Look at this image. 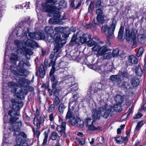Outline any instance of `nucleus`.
I'll return each instance as SVG.
<instances>
[{"label": "nucleus", "mask_w": 146, "mask_h": 146, "mask_svg": "<svg viewBox=\"0 0 146 146\" xmlns=\"http://www.w3.org/2000/svg\"><path fill=\"white\" fill-rule=\"evenodd\" d=\"M100 113L99 111H97L96 109H93L92 113V116L93 121L100 119Z\"/></svg>", "instance_id": "412c9836"}, {"label": "nucleus", "mask_w": 146, "mask_h": 146, "mask_svg": "<svg viewBox=\"0 0 146 146\" xmlns=\"http://www.w3.org/2000/svg\"><path fill=\"white\" fill-rule=\"evenodd\" d=\"M78 36L80 38L79 42H80L82 44L85 43H87L88 39H90L91 37V35L85 34L82 31H80L78 33Z\"/></svg>", "instance_id": "6e6552de"}, {"label": "nucleus", "mask_w": 146, "mask_h": 146, "mask_svg": "<svg viewBox=\"0 0 146 146\" xmlns=\"http://www.w3.org/2000/svg\"><path fill=\"white\" fill-rule=\"evenodd\" d=\"M56 59V58H55V59H52V60H51V62L49 64L48 66L50 67L51 66H52V68L55 67V61Z\"/></svg>", "instance_id": "13d9d810"}, {"label": "nucleus", "mask_w": 146, "mask_h": 146, "mask_svg": "<svg viewBox=\"0 0 146 146\" xmlns=\"http://www.w3.org/2000/svg\"><path fill=\"white\" fill-rule=\"evenodd\" d=\"M96 13L97 14V16L104 15L103 11L101 9L99 8L97 9Z\"/></svg>", "instance_id": "4d7b16f0"}, {"label": "nucleus", "mask_w": 146, "mask_h": 146, "mask_svg": "<svg viewBox=\"0 0 146 146\" xmlns=\"http://www.w3.org/2000/svg\"><path fill=\"white\" fill-rule=\"evenodd\" d=\"M91 120L92 119L89 118H88L85 120L84 123L87 127L90 124H91L92 123H93L95 121H93V120L92 121Z\"/></svg>", "instance_id": "603ef678"}, {"label": "nucleus", "mask_w": 146, "mask_h": 146, "mask_svg": "<svg viewBox=\"0 0 146 146\" xmlns=\"http://www.w3.org/2000/svg\"><path fill=\"white\" fill-rule=\"evenodd\" d=\"M12 56L10 58L11 61L13 63L15 64L17 58V55L15 54L12 53Z\"/></svg>", "instance_id": "c9c22d12"}, {"label": "nucleus", "mask_w": 146, "mask_h": 146, "mask_svg": "<svg viewBox=\"0 0 146 146\" xmlns=\"http://www.w3.org/2000/svg\"><path fill=\"white\" fill-rule=\"evenodd\" d=\"M23 105V103L21 101H19L18 102L15 103L13 105L12 109L9 111V115L12 117L16 115L19 116L20 109Z\"/></svg>", "instance_id": "20e7f679"}, {"label": "nucleus", "mask_w": 146, "mask_h": 146, "mask_svg": "<svg viewBox=\"0 0 146 146\" xmlns=\"http://www.w3.org/2000/svg\"><path fill=\"white\" fill-rule=\"evenodd\" d=\"M38 71L40 77L41 78H43L45 75V71L44 66L42 64L40 65V67L38 69Z\"/></svg>", "instance_id": "bb28decb"}, {"label": "nucleus", "mask_w": 146, "mask_h": 146, "mask_svg": "<svg viewBox=\"0 0 146 146\" xmlns=\"http://www.w3.org/2000/svg\"><path fill=\"white\" fill-rule=\"evenodd\" d=\"M37 37L38 38V40H44L45 38V34L43 32H38L36 35Z\"/></svg>", "instance_id": "c03bdc74"}, {"label": "nucleus", "mask_w": 146, "mask_h": 146, "mask_svg": "<svg viewBox=\"0 0 146 146\" xmlns=\"http://www.w3.org/2000/svg\"><path fill=\"white\" fill-rule=\"evenodd\" d=\"M77 120L76 125L77 126L80 128H82L84 126V121L80 118L77 117Z\"/></svg>", "instance_id": "4c0bfd02"}, {"label": "nucleus", "mask_w": 146, "mask_h": 146, "mask_svg": "<svg viewBox=\"0 0 146 146\" xmlns=\"http://www.w3.org/2000/svg\"><path fill=\"white\" fill-rule=\"evenodd\" d=\"M28 32H25L23 36L26 37L28 39L33 38L36 40H38V38L37 37L36 35H37V32L29 33H28V36H27V34L28 33Z\"/></svg>", "instance_id": "f3484780"}, {"label": "nucleus", "mask_w": 146, "mask_h": 146, "mask_svg": "<svg viewBox=\"0 0 146 146\" xmlns=\"http://www.w3.org/2000/svg\"><path fill=\"white\" fill-rule=\"evenodd\" d=\"M119 50L118 48L113 49L112 52L111 54H108L106 56V58L110 59L113 56V57H117L119 54Z\"/></svg>", "instance_id": "5701e85b"}, {"label": "nucleus", "mask_w": 146, "mask_h": 146, "mask_svg": "<svg viewBox=\"0 0 146 146\" xmlns=\"http://www.w3.org/2000/svg\"><path fill=\"white\" fill-rule=\"evenodd\" d=\"M115 139L116 142L119 144L122 143L123 142V138L121 137H116Z\"/></svg>", "instance_id": "5fc2aeb1"}, {"label": "nucleus", "mask_w": 146, "mask_h": 146, "mask_svg": "<svg viewBox=\"0 0 146 146\" xmlns=\"http://www.w3.org/2000/svg\"><path fill=\"white\" fill-rule=\"evenodd\" d=\"M75 78L74 77H70L65 80V81L68 84V86L70 87H72V86L75 85L77 86V84L74 82Z\"/></svg>", "instance_id": "b1692460"}, {"label": "nucleus", "mask_w": 146, "mask_h": 146, "mask_svg": "<svg viewBox=\"0 0 146 146\" xmlns=\"http://www.w3.org/2000/svg\"><path fill=\"white\" fill-rule=\"evenodd\" d=\"M128 60L129 62L132 64H136L138 62L137 59L133 55L129 56Z\"/></svg>", "instance_id": "c756f323"}, {"label": "nucleus", "mask_w": 146, "mask_h": 146, "mask_svg": "<svg viewBox=\"0 0 146 146\" xmlns=\"http://www.w3.org/2000/svg\"><path fill=\"white\" fill-rule=\"evenodd\" d=\"M96 64V68L95 69V70L96 71L100 73L104 72L105 70L104 69L105 66L104 65H102L101 66H98L97 63Z\"/></svg>", "instance_id": "2f4dec72"}, {"label": "nucleus", "mask_w": 146, "mask_h": 146, "mask_svg": "<svg viewBox=\"0 0 146 146\" xmlns=\"http://www.w3.org/2000/svg\"><path fill=\"white\" fill-rule=\"evenodd\" d=\"M26 47H29L31 48L37 47L38 46V44L35 41L33 40L28 39L25 41Z\"/></svg>", "instance_id": "4468645a"}, {"label": "nucleus", "mask_w": 146, "mask_h": 146, "mask_svg": "<svg viewBox=\"0 0 146 146\" xmlns=\"http://www.w3.org/2000/svg\"><path fill=\"white\" fill-rule=\"evenodd\" d=\"M77 36L75 35H73L70 41V43L72 45H74L76 44H79V39L77 38Z\"/></svg>", "instance_id": "7c9ffc66"}, {"label": "nucleus", "mask_w": 146, "mask_h": 146, "mask_svg": "<svg viewBox=\"0 0 146 146\" xmlns=\"http://www.w3.org/2000/svg\"><path fill=\"white\" fill-rule=\"evenodd\" d=\"M76 95H74L72 98H71L70 100V102L69 104L68 107L71 108L72 110H73L74 108L76 107V104L78 103L77 101L76 100L75 98V97H76Z\"/></svg>", "instance_id": "4be33fe9"}, {"label": "nucleus", "mask_w": 146, "mask_h": 146, "mask_svg": "<svg viewBox=\"0 0 146 146\" xmlns=\"http://www.w3.org/2000/svg\"><path fill=\"white\" fill-rule=\"evenodd\" d=\"M93 123H92L90 124L89 125L88 127L89 129L91 130H98V129L99 127H95L93 124Z\"/></svg>", "instance_id": "338daca9"}, {"label": "nucleus", "mask_w": 146, "mask_h": 146, "mask_svg": "<svg viewBox=\"0 0 146 146\" xmlns=\"http://www.w3.org/2000/svg\"><path fill=\"white\" fill-rule=\"evenodd\" d=\"M101 86V84L99 83L92 84L90 87L88 94L91 96L93 94L99 91L102 92L101 88H98L99 86Z\"/></svg>", "instance_id": "1a4fd4ad"}, {"label": "nucleus", "mask_w": 146, "mask_h": 146, "mask_svg": "<svg viewBox=\"0 0 146 146\" xmlns=\"http://www.w3.org/2000/svg\"><path fill=\"white\" fill-rule=\"evenodd\" d=\"M34 90L33 87L31 86H28L27 89L22 88L20 89L17 93V97L21 100L25 99V95H26L28 93V90L29 92H32Z\"/></svg>", "instance_id": "39448f33"}, {"label": "nucleus", "mask_w": 146, "mask_h": 146, "mask_svg": "<svg viewBox=\"0 0 146 146\" xmlns=\"http://www.w3.org/2000/svg\"><path fill=\"white\" fill-rule=\"evenodd\" d=\"M59 6L63 7H66L67 6V3L65 0H61L59 2Z\"/></svg>", "instance_id": "864d4df0"}, {"label": "nucleus", "mask_w": 146, "mask_h": 146, "mask_svg": "<svg viewBox=\"0 0 146 146\" xmlns=\"http://www.w3.org/2000/svg\"><path fill=\"white\" fill-rule=\"evenodd\" d=\"M16 80L17 86L20 87L26 86L31 84L30 80L24 78L17 77Z\"/></svg>", "instance_id": "0eeeda50"}, {"label": "nucleus", "mask_w": 146, "mask_h": 146, "mask_svg": "<svg viewBox=\"0 0 146 146\" xmlns=\"http://www.w3.org/2000/svg\"><path fill=\"white\" fill-rule=\"evenodd\" d=\"M143 121H141L140 122H139L137 125L135 129L136 130L138 131L140 128L141 127L143 124Z\"/></svg>", "instance_id": "e2e57ef3"}, {"label": "nucleus", "mask_w": 146, "mask_h": 146, "mask_svg": "<svg viewBox=\"0 0 146 146\" xmlns=\"http://www.w3.org/2000/svg\"><path fill=\"white\" fill-rule=\"evenodd\" d=\"M109 50L107 48L106 46H104L102 47L101 46L100 50L99 52V55L101 56L104 54L106 52L108 51Z\"/></svg>", "instance_id": "473e14b6"}, {"label": "nucleus", "mask_w": 146, "mask_h": 146, "mask_svg": "<svg viewBox=\"0 0 146 146\" xmlns=\"http://www.w3.org/2000/svg\"><path fill=\"white\" fill-rule=\"evenodd\" d=\"M104 16H97V19L98 22L101 24H103L105 23Z\"/></svg>", "instance_id": "ea45409f"}, {"label": "nucleus", "mask_w": 146, "mask_h": 146, "mask_svg": "<svg viewBox=\"0 0 146 146\" xmlns=\"http://www.w3.org/2000/svg\"><path fill=\"white\" fill-rule=\"evenodd\" d=\"M113 109L116 111L117 112L120 111L122 110V108L119 104V105L115 104L114 106Z\"/></svg>", "instance_id": "3c124183"}, {"label": "nucleus", "mask_w": 146, "mask_h": 146, "mask_svg": "<svg viewBox=\"0 0 146 146\" xmlns=\"http://www.w3.org/2000/svg\"><path fill=\"white\" fill-rule=\"evenodd\" d=\"M131 85L133 87H136L139 84L140 80L139 78L136 76H134L130 79Z\"/></svg>", "instance_id": "a211bd4d"}, {"label": "nucleus", "mask_w": 146, "mask_h": 146, "mask_svg": "<svg viewBox=\"0 0 146 146\" xmlns=\"http://www.w3.org/2000/svg\"><path fill=\"white\" fill-rule=\"evenodd\" d=\"M54 39L55 43L54 44L53 51L59 54L61 52V48L66 44V41L64 39H62L60 34L58 33L54 34Z\"/></svg>", "instance_id": "f03ea898"}, {"label": "nucleus", "mask_w": 146, "mask_h": 146, "mask_svg": "<svg viewBox=\"0 0 146 146\" xmlns=\"http://www.w3.org/2000/svg\"><path fill=\"white\" fill-rule=\"evenodd\" d=\"M120 87L123 89L127 90L131 88L129 82L127 81H123L122 84L120 86Z\"/></svg>", "instance_id": "cd10ccee"}, {"label": "nucleus", "mask_w": 146, "mask_h": 146, "mask_svg": "<svg viewBox=\"0 0 146 146\" xmlns=\"http://www.w3.org/2000/svg\"><path fill=\"white\" fill-rule=\"evenodd\" d=\"M94 45L95 46L92 48V50L94 51H97L96 55L98 57L99 56V51L100 50L101 46L100 45H97V44Z\"/></svg>", "instance_id": "a19ab883"}, {"label": "nucleus", "mask_w": 146, "mask_h": 146, "mask_svg": "<svg viewBox=\"0 0 146 146\" xmlns=\"http://www.w3.org/2000/svg\"><path fill=\"white\" fill-rule=\"evenodd\" d=\"M77 121V117L75 118L74 117L69 120L70 124L73 125H75L76 124Z\"/></svg>", "instance_id": "de8ad7c7"}, {"label": "nucleus", "mask_w": 146, "mask_h": 146, "mask_svg": "<svg viewBox=\"0 0 146 146\" xmlns=\"http://www.w3.org/2000/svg\"><path fill=\"white\" fill-rule=\"evenodd\" d=\"M27 70L23 68H19L18 67L17 70H12L11 72L15 75L20 76H26L27 74Z\"/></svg>", "instance_id": "f8f14e48"}, {"label": "nucleus", "mask_w": 146, "mask_h": 146, "mask_svg": "<svg viewBox=\"0 0 146 146\" xmlns=\"http://www.w3.org/2000/svg\"><path fill=\"white\" fill-rule=\"evenodd\" d=\"M46 40L48 43H52L54 40V37L51 35H47L46 36Z\"/></svg>", "instance_id": "a18cd8bd"}, {"label": "nucleus", "mask_w": 146, "mask_h": 146, "mask_svg": "<svg viewBox=\"0 0 146 146\" xmlns=\"http://www.w3.org/2000/svg\"><path fill=\"white\" fill-rule=\"evenodd\" d=\"M44 31L46 33L47 35H51V33H53V32L52 28L49 26H47L45 28Z\"/></svg>", "instance_id": "58836bf2"}, {"label": "nucleus", "mask_w": 146, "mask_h": 146, "mask_svg": "<svg viewBox=\"0 0 146 146\" xmlns=\"http://www.w3.org/2000/svg\"><path fill=\"white\" fill-rule=\"evenodd\" d=\"M94 1H92L90 4L88 11V12L90 13L92 11L94 10Z\"/></svg>", "instance_id": "8fccbe9b"}, {"label": "nucleus", "mask_w": 146, "mask_h": 146, "mask_svg": "<svg viewBox=\"0 0 146 146\" xmlns=\"http://www.w3.org/2000/svg\"><path fill=\"white\" fill-rule=\"evenodd\" d=\"M58 54L56 53V52H54L53 51V52H52L50 54V58L51 59H52L54 57H55L56 59V57L58 55Z\"/></svg>", "instance_id": "774afa93"}, {"label": "nucleus", "mask_w": 146, "mask_h": 146, "mask_svg": "<svg viewBox=\"0 0 146 146\" xmlns=\"http://www.w3.org/2000/svg\"><path fill=\"white\" fill-rule=\"evenodd\" d=\"M72 109L70 107H68V109L66 115V119L73 118L74 116L73 115L72 112Z\"/></svg>", "instance_id": "72a5a7b5"}, {"label": "nucleus", "mask_w": 146, "mask_h": 146, "mask_svg": "<svg viewBox=\"0 0 146 146\" xmlns=\"http://www.w3.org/2000/svg\"><path fill=\"white\" fill-rule=\"evenodd\" d=\"M114 22V21H113L112 24L110 26L105 25H103L101 27V31L103 33L106 34L107 31H108L107 36L108 38H112L114 36L113 33L116 24L115 21V23Z\"/></svg>", "instance_id": "7ed1b4c3"}, {"label": "nucleus", "mask_w": 146, "mask_h": 146, "mask_svg": "<svg viewBox=\"0 0 146 146\" xmlns=\"http://www.w3.org/2000/svg\"><path fill=\"white\" fill-rule=\"evenodd\" d=\"M86 44L87 45L89 46H92L97 44V43L95 41H94L91 38H90V39H88Z\"/></svg>", "instance_id": "e433bc0d"}, {"label": "nucleus", "mask_w": 146, "mask_h": 146, "mask_svg": "<svg viewBox=\"0 0 146 146\" xmlns=\"http://www.w3.org/2000/svg\"><path fill=\"white\" fill-rule=\"evenodd\" d=\"M126 39L128 41H130L132 39L136 38L135 31L133 29H131L129 31L127 30L126 29Z\"/></svg>", "instance_id": "ddd939ff"}, {"label": "nucleus", "mask_w": 146, "mask_h": 146, "mask_svg": "<svg viewBox=\"0 0 146 146\" xmlns=\"http://www.w3.org/2000/svg\"><path fill=\"white\" fill-rule=\"evenodd\" d=\"M19 119V118L17 117H11L9 120V122L11 124L16 123V121Z\"/></svg>", "instance_id": "09e8293b"}, {"label": "nucleus", "mask_w": 146, "mask_h": 146, "mask_svg": "<svg viewBox=\"0 0 146 146\" xmlns=\"http://www.w3.org/2000/svg\"><path fill=\"white\" fill-rule=\"evenodd\" d=\"M33 131L35 136H36L37 137H38L40 134V133L38 131L37 129L33 128Z\"/></svg>", "instance_id": "0e129e2a"}, {"label": "nucleus", "mask_w": 146, "mask_h": 146, "mask_svg": "<svg viewBox=\"0 0 146 146\" xmlns=\"http://www.w3.org/2000/svg\"><path fill=\"white\" fill-rule=\"evenodd\" d=\"M135 72L137 76H141L143 74V72L141 66L138 65L135 67Z\"/></svg>", "instance_id": "393cba45"}, {"label": "nucleus", "mask_w": 146, "mask_h": 146, "mask_svg": "<svg viewBox=\"0 0 146 146\" xmlns=\"http://www.w3.org/2000/svg\"><path fill=\"white\" fill-rule=\"evenodd\" d=\"M121 75L127 78H129L130 76L129 74L127 71L121 72Z\"/></svg>", "instance_id": "bf43d9fd"}, {"label": "nucleus", "mask_w": 146, "mask_h": 146, "mask_svg": "<svg viewBox=\"0 0 146 146\" xmlns=\"http://www.w3.org/2000/svg\"><path fill=\"white\" fill-rule=\"evenodd\" d=\"M124 97L120 95L116 96L114 98L115 102L119 104H121L122 103L124 100Z\"/></svg>", "instance_id": "c85d7f7f"}, {"label": "nucleus", "mask_w": 146, "mask_h": 146, "mask_svg": "<svg viewBox=\"0 0 146 146\" xmlns=\"http://www.w3.org/2000/svg\"><path fill=\"white\" fill-rule=\"evenodd\" d=\"M44 121V119L42 117H35L33 120L34 124L36 126L37 128L39 129L40 125L43 124Z\"/></svg>", "instance_id": "9b49d317"}, {"label": "nucleus", "mask_w": 146, "mask_h": 146, "mask_svg": "<svg viewBox=\"0 0 146 146\" xmlns=\"http://www.w3.org/2000/svg\"><path fill=\"white\" fill-rule=\"evenodd\" d=\"M66 106L63 103H61L58 108L59 111L61 113H63Z\"/></svg>", "instance_id": "79ce46f5"}, {"label": "nucleus", "mask_w": 146, "mask_h": 146, "mask_svg": "<svg viewBox=\"0 0 146 146\" xmlns=\"http://www.w3.org/2000/svg\"><path fill=\"white\" fill-rule=\"evenodd\" d=\"M66 129V123L65 122H62L60 125H57L56 129L59 133H61V135H63L64 137H66V135L65 133Z\"/></svg>", "instance_id": "9d476101"}, {"label": "nucleus", "mask_w": 146, "mask_h": 146, "mask_svg": "<svg viewBox=\"0 0 146 146\" xmlns=\"http://www.w3.org/2000/svg\"><path fill=\"white\" fill-rule=\"evenodd\" d=\"M124 27L123 26L120 27L118 36V38L119 39H121L123 37V33Z\"/></svg>", "instance_id": "37998d69"}, {"label": "nucleus", "mask_w": 146, "mask_h": 146, "mask_svg": "<svg viewBox=\"0 0 146 146\" xmlns=\"http://www.w3.org/2000/svg\"><path fill=\"white\" fill-rule=\"evenodd\" d=\"M22 123L21 121L16 123L15 124L9 128V129L12 131H19L20 130V127L22 125Z\"/></svg>", "instance_id": "aec40b11"}, {"label": "nucleus", "mask_w": 146, "mask_h": 146, "mask_svg": "<svg viewBox=\"0 0 146 146\" xmlns=\"http://www.w3.org/2000/svg\"><path fill=\"white\" fill-rule=\"evenodd\" d=\"M131 42H133V45L132 46V48H134L137 46V42L136 41V38H135L132 39L130 40Z\"/></svg>", "instance_id": "69168bd1"}, {"label": "nucleus", "mask_w": 146, "mask_h": 146, "mask_svg": "<svg viewBox=\"0 0 146 146\" xmlns=\"http://www.w3.org/2000/svg\"><path fill=\"white\" fill-rule=\"evenodd\" d=\"M56 0H47L45 3L46 11L48 13L47 15L49 17L53 16V18L50 19L48 22L50 24H59L63 25L65 23V22L62 20L66 19L64 16L61 18L60 13L57 11L58 8L54 4H57Z\"/></svg>", "instance_id": "f257e3e1"}, {"label": "nucleus", "mask_w": 146, "mask_h": 146, "mask_svg": "<svg viewBox=\"0 0 146 146\" xmlns=\"http://www.w3.org/2000/svg\"><path fill=\"white\" fill-rule=\"evenodd\" d=\"M24 49L25 50V54L32 55L33 54V52L31 49L26 48V47H25Z\"/></svg>", "instance_id": "052dcab7"}, {"label": "nucleus", "mask_w": 146, "mask_h": 146, "mask_svg": "<svg viewBox=\"0 0 146 146\" xmlns=\"http://www.w3.org/2000/svg\"><path fill=\"white\" fill-rule=\"evenodd\" d=\"M26 141V139H23L22 138L19 137L17 139V144L15 146H29Z\"/></svg>", "instance_id": "2eb2a0df"}, {"label": "nucleus", "mask_w": 146, "mask_h": 146, "mask_svg": "<svg viewBox=\"0 0 146 146\" xmlns=\"http://www.w3.org/2000/svg\"><path fill=\"white\" fill-rule=\"evenodd\" d=\"M138 42L141 44H143L146 40V36L144 34H140L137 36Z\"/></svg>", "instance_id": "a878e982"}, {"label": "nucleus", "mask_w": 146, "mask_h": 146, "mask_svg": "<svg viewBox=\"0 0 146 146\" xmlns=\"http://www.w3.org/2000/svg\"><path fill=\"white\" fill-rule=\"evenodd\" d=\"M120 76L119 75H112L110 78V79L113 81H117L120 80Z\"/></svg>", "instance_id": "f704fd0d"}, {"label": "nucleus", "mask_w": 146, "mask_h": 146, "mask_svg": "<svg viewBox=\"0 0 146 146\" xmlns=\"http://www.w3.org/2000/svg\"><path fill=\"white\" fill-rule=\"evenodd\" d=\"M25 41H20L17 40L14 41L15 44L17 45L18 48L19 49H23L26 47Z\"/></svg>", "instance_id": "6ab92c4d"}, {"label": "nucleus", "mask_w": 146, "mask_h": 146, "mask_svg": "<svg viewBox=\"0 0 146 146\" xmlns=\"http://www.w3.org/2000/svg\"><path fill=\"white\" fill-rule=\"evenodd\" d=\"M13 135L17 138L19 137L22 138L23 139H26L27 138V135L23 131L20 132L19 131H15Z\"/></svg>", "instance_id": "dca6fc26"}, {"label": "nucleus", "mask_w": 146, "mask_h": 146, "mask_svg": "<svg viewBox=\"0 0 146 146\" xmlns=\"http://www.w3.org/2000/svg\"><path fill=\"white\" fill-rule=\"evenodd\" d=\"M64 28L61 27H56L54 28V30L58 32H63Z\"/></svg>", "instance_id": "680f3d73"}, {"label": "nucleus", "mask_w": 146, "mask_h": 146, "mask_svg": "<svg viewBox=\"0 0 146 146\" xmlns=\"http://www.w3.org/2000/svg\"><path fill=\"white\" fill-rule=\"evenodd\" d=\"M58 137L59 138V136L55 132H53L51 133L50 139L53 140H55Z\"/></svg>", "instance_id": "49530a36"}, {"label": "nucleus", "mask_w": 146, "mask_h": 146, "mask_svg": "<svg viewBox=\"0 0 146 146\" xmlns=\"http://www.w3.org/2000/svg\"><path fill=\"white\" fill-rule=\"evenodd\" d=\"M143 48L142 47H140L137 53L136 56L137 57H139L143 54Z\"/></svg>", "instance_id": "6e6d98bb"}, {"label": "nucleus", "mask_w": 146, "mask_h": 146, "mask_svg": "<svg viewBox=\"0 0 146 146\" xmlns=\"http://www.w3.org/2000/svg\"><path fill=\"white\" fill-rule=\"evenodd\" d=\"M101 116L105 118H107L110 115H111L112 113V110L111 107L103 108L100 107L99 109Z\"/></svg>", "instance_id": "423d86ee"}]
</instances>
